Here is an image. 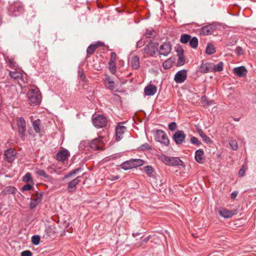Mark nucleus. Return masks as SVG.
<instances>
[{
    "instance_id": "obj_1",
    "label": "nucleus",
    "mask_w": 256,
    "mask_h": 256,
    "mask_svg": "<svg viewBox=\"0 0 256 256\" xmlns=\"http://www.w3.org/2000/svg\"><path fill=\"white\" fill-rule=\"evenodd\" d=\"M29 103L31 106L38 104L42 100L40 92L38 88L35 87L29 90L27 94Z\"/></svg>"
},
{
    "instance_id": "obj_2",
    "label": "nucleus",
    "mask_w": 256,
    "mask_h": 256,
    "mask_svg": "<svg viewBox=\"0 0 256 256\" xmlns=\"http://www.w3.org/2000/svg\"><path fill=\"white\" fill-rule=\"evenodd\" d=\"M158 159L169 166H182L183 164V162L177 157H170L161 154L158 156Z\"/></svg>"
},
{
    "instance_id": "obj_3",
    "label": "nucleus",
    "mask_w": 256,
    "mask_h": 256,
    "mask_svg": "<svg viewBox=\"0 0 256 256\" xmlns=\"http://www.w3.org/2000/svg\"><path fill=\"white\" fill-rule=\"evenodd\" d=\"M154 139L164 146H168L169 140L165 132L162 130H156L154 132Z\"/></svg>"
},
{
    "instance_id": "obj_4",
    "label": "nucleus",
    "mask_w": 256,
    "mask_h": 256,
    "mask_svg": "<svg viewBox=\"0 0 256 256\" xmlns=\"http://www.w3.org/2000/svg\"><path fill=\"white\" fill-rule=\"evenodd\" d=\"M106 118L102 115H98L92 116V124L98 128H103L107 124Z\"/></svg>"
},
{
    "instance_id": "obj_5",
    "label": "nucleus",
    "mask_w": 256,
    "mask_h": 256,
    "mask_svg": "<svg viewBox=\"0 0 256 256\" xmlns=\"http://www.w3.org/2000/svg\"><path fill=\"white\" fill-rule=\"evenodd\" d=\"M102 138V137H100L93 140L90 144V148L94 150H103L105 144Z\"/></svg>"
},
{
    "instance_id": "obj_6",
    "label": "nucleus",
    "mask_w": 256,
    "mask_h": 256,
    "mask_svg": "<svg viewBox=\"0 0 256 256\" xmlns=\"http://www.w3.org/2000/svg\"><path fill=\"white\" fill-rule=\"evenodd\" d=\"M124 122H120L116 129V139L117 141L124 138V134L126 132V128L124 126Z\"/></svg>"
},
{
    "instance_id": "obj_7",
    "label": "nucleus",
    "mask_w": 256,
    "mask_h": 256,
    "mask_svg": "<svg viewBox=\"0 0 256 256\" xmlns=\"http://www.w3.org/2000/svg\"><path fill=\"white\" fill-rule=\"evenodd\" d=\"M16 125L18 132L20 134V137L22 138L25 135L26 130V122L24 118H16Z\"/></svg>"
},
{
    "instance_id": "obj_8",
    "label": "nucleus",
    "mask_w": 256,
    "mask_h": 256,
    "mask_svg": "<svg viewBox=\"0 0 256 256\" xmlns=\"http://www.w3.org/2000/svg\"><path fill=\"white\" fill-rule=\"evenodd\" d=\"M70 154L69 152L66 150H62L58 152L56 155V160L59 162H64L67 160Z\"/></svg>"
},
{
    "instance_id": "obj_9",
    "label": "nucleus",
    "mask_w": 256,
    "mask_h": 256,
    "mask_svg": "<svg viewBox=\"0 0 256 256\" xmlns=\"http://www.w3.org/2000/svg\"><path fill=\"white\" fill-rule=\"evenodd\" d=\"M158 50V48L154 44L150 43L147 44L144 48V52L148 54L150 56H153L156 54Z\"/></svg>"
},
{
    "instance_id": "obj_10",
    "label": "nucleus",
    "mask_w": 256,
    "mask_h": 256,
    "mask_svg": "<svg viewBox=\"0 0 256 256\" xmlns=\"http://www.w3.org/2000/svg\"><path fill=\"white\" fill-rule=\"evenodd\" d=\"M187 72L186 70L178 71L174 76V80L176 83H182L186 78Z\"/></svg>"
},
{
    "instance_id": "obj_11",
    "label": "nucleus",
    "mask_w": 256,
    "mask_h": 256,
    "mask_svg": "<svg viewBox=\"0 0 256 256\" xmlns=\"http://www.w3.org/2000/svg\"><path fill=\"white\" fill-rule=\"evenodd\" d=\"M42 194H36V196H34L31 198V201L30 204V209L36 208L42 202Z\"/></svg>"
},
{
    "instance_id": "obj_12",
    "label": "nucleus",
    "mask_w": 256,
    "mask_h": 256,
    "mask_svg": "<svg viewBox=\"0 0 256 256\" xmlns=\"http://www.w3.org/2000/svg\"><path fill=\"white\" fill-rule=\"evenodd\" d=\"M186 134L182 130L176 132L174 136V140L176 144H181L185 140Z\"/></svg>"
},
{
    "instance_id": "obj_13",
    "label": "nucleus",
    "mask_w": 256,
    "mask_h": 256,
    "mask_svg": "<svg viewBox=\"0 0 256 256\" xmlns=\"http://www.w3.org/2000/svg\"><path fill=\"white\" fill-rule=\"evenodd\" d=\"M16 152L12 148L8 149L4 152V159L8 162H11L14 161L16 155Z\"/></svg>"
},
{
    "instance_id": "obj_14",
    "label": "nucleus",
    "mask_w": 256,
    "mask_h": 256,
    "mask_svg": "<svg viewBox=\"0 0 256 256\" xmlns=\"http://www.w3.org/2000/svg\"><path fill=\"white\" fill-rule=\"evenodd\" d=\"M172 50L171 45L169 42H164L160 46V54L164 56H167L169 54Z\"/></svg>"
},
{
    "instance_id": "obj_15",
    "label": "nucleus",
    "mask_w": 256,
    "mask_h": 256,
    "mask_svg": "<svg viewBox=\"0 0 256 256\" xmlns=\"http://www.w3.org/2000/svg\"><path fill=\"white\" fill-rule=\"evenodd\" d=\"M236 214V210H229L225 208H220L218 210V214L224 218H230Z\"/></svg>"
},
{
    "instance_id": "obj_16",
    "label": "nucleus",
    "mask_w": 256,
    "mask_h": 256,
    "mask_svg": "<svg viewBox=\"0 0 256 256\" xmlns=\"http://www.w3.org/2000/svg\"><path fill=\"white\" fill-rule=\"evenodd\" d=\"M22 6L20 3L18 2H16L12 4L9 8V12L10 14L12 16H16V14H15L16 12H22Z\"/></svg>"
},
{
    "instance_id": "obj_17",
    "label": "nucleus",
    "mask_w": 256,
    "mask_h": 256,
    "mask_svg": "<svg viewBox=\"0 0 256 256\" xmlns=\"http://www.w3.org/2000/svg\"><path fill=\"white\" fill-rule=\"evenodd\" d=\"M80 176H78L68 183V190L70 192H73L75 191L76 186L80 182Z\"/></svg>"
},
{
    "instance_id": "obj_18",
    "label": "nucleus",
    "mask_w": 256,
    "mask_h": 256,
    "mask_svg": "<svg viewBox=\"0 0 256 256\" xmlns=\"http://www.w3.org/2000/svg\"><path fill=\"white\" fill-rule=\"evenodd\" d=\"M157 91L156 87L154 84H149L145 87L144 90V94L148 96L154 95Z\"/></svg>"
},
{
    "instance_id": "obj_19",
    "label": "nucleus",
    "mask_w": 256,
    "mask_h": 256,
    "mask_svg": "<svg viewBox=\"0 0 256 256\" xmlns=\"http://www.w3.org/2000/svg\"><path fill=\"white\" fill-rule=\"evenodd\" d=\"M104 46V43L102 42H98L94 44H90L87 48L86 52L88 54H92L96 48Z\"/></svg>"
},
{
    "instance_id": "obj_20",
    "label": "nucleus",
    "mask_w": 256,
    "mask_h": 256,
    "mask_svg": "<svg viewBox=\"0 0 256 256\" xmlns=\"http://www.w3.org/2000/svg\"><path fill=\"white\" fill-rule=\"evenodd\" d=\"M233 72L238 77H243L246 76L247 70L244 66H240L234 68Z\"/></svg>"
},
{
    "instance_id": "obj_21",
    "label": "nucleus",
    "mask_w": 256,
    "mask_h": 256,
    "mask_svg": "<svg viewBox=\"0 0 256 256\" xmlns=\"http://www.w3.org/2000/svg\"><path fill=\"white\" fill-rule=\"evenodd\" d=\"M204 152L202 150L200 149L197 150L195 152L196 160L200 164H202L204 160Z\"/></svg>"
},
{
    "instance_id": "obj_22",
    "label": "nucleus",
    "mask_w": 256,
    "mask_h": 256,
    "mask_svg": "<svg viewBox=\"0 0 256 256\" xmlns=\"http://www.w3.org/2000/svg\"><path fill=\"white\" fill-rule=\"evenodd\" d=\"M212 63H202L200 66V71L202 73H208L212 72Z\"/></svg>"
},
{
    "instance_id": "obj_23",
    "label": "nucleus",
    "mask_w": 256,
    "mask_h": 256,
    "mask_svg": "<svg viewBox=\"0 0 256 256\" xmlns=\"http://www.w3.org/2000/svg\"><path fill=\"white\" fill-rule=\"evenodd\" d=\"M224 64L222 62H220L218 64L212 63V72H220L223 70Z\"/></svg>"
},
{
    "instance_id": "obj_24",
    "label": "nucleus",
    "mask_w": 256,
    "mask_h": 256,
    "mask_svg": "<svg viewBox=\"0 0 256 256\" xmlns=\"http://www.w3.org/2000/svg\"><path fill=\"white\" fill-rule=\"evenodd\" d=\"M130 64L134 69L137 70L140 67V59L137 56H134L130 60Z\"/></svg>"
},
{
    "instance_id": "obj_25",
    "label": "nucleus",
    "mask_w": 256,
    "mask_h": 256,
    "mask_svg": "<svg viewBox=\"0 0 256 256\" xmlns=\"http://www.w3.org/2000/svg\"><path fill=\"white\" fill-rule=\"evenodd\" d=\"M214 32V29L211 26H206L202 28L201 34L203 35L211 34Z\"/></svg>"
},
{
    "instance_id": "obj_26",
    "label": "nucleus",
    "mask_w": 256,
    "mask_h": 256,
    "mask_svg": "<svg viewBox=\"0 0 256 256\" xmlns=\"http://www.w3.org/2000/svg\"><path fill=\"white\" fill-rule=\"evenodd\" d=\"M120 166L124 170H128L134 168L132 160L123 162Z\"/></svg>"
},
{
    "instance_id": "obj_27",
    "label": "nucleus",
    "mask_w": 256,
    "mask_h": 256,
    "mask_svg": "<svg viewBox=\"0 0 256 256\" xmlns=\"http://www.w3.org/2000/svg\"><path fill=\"white\" fill-rule=\"evenodd\" d=\"M9 76L14 80L20 79L22 77V74L21 72L16 71H10Z\"/></svg>"
},
{
    "instance_id": "obj_28",
    "label": "nucleus",
    "mask_w": 256,
    "mask_h": 256,
    "mask_svg": "<svg viewBox=\"0 0 256 256\" xmlns=\"http://www.w3.org/2000/svg\"><path fill=\"white\" fill-rule=\"evenodd\" d=\"M198 133L199 135L200 136V137L202 138V140L206 143H212V140L208 136L202 132V130H198Z\"/></svg>"
},
{
    "instance_id": "obj_29",
    "label": "nucleus",
    "mask_w": 256,
    "mask_h": 256,
    "mask_svg": "<svg viewBox=\"0 0 256 256\" xmlns=\"http://www.w3.org/2000/svg\"><path fill=\"white\" fill-rule=\"evenodd\" d=\"M105 85L111 90H114L115 88L114 82L110 78H106Z\"/></svg>"
},
{
    "instance_id": "obj_30",
    "label": "nucleus",
    "mask_w": 256,
    "mask_h": 256,
    "mask_svg": "<svg viewBox=\"0 0 256 256\" xmlns=\"http://www.w3.org/2000/svg\"><path fill=\"white\" fill-rule=\"evenodd\" d=\"M216 52V49L212 44H208L206 48V52L208 54H212Z\"/></svg>"
},
{
    "instance_id": "obj_31",
    "label": "nucleus",
    "mask_w": 256,
    "mask_h": 256,
    "mask_svg": "<svg viewBox=\"0 0 256 256\" xmlns=\"http://www.w3.org/2000/svg\"><path fill=\"white\" fill-rule=\"evenodd\" d=\"M132 162L134 168L140 166L144 164V160L140 159H132Z\"/></svg>"
},
{
    "instance_id": "obj_32",
    "label": "nucleus",
    "mask_w": 256,
    "mask_h": 256,
    "mask_svg": "<svg viewBox=\"0 0 256 256\" xmlns=\"http://www.w3.org/2000/svg\"><path fill=\"white\" fill-rule=\"evenodd\" d=\"M191 36L188 34H183L181 36L180 42L182 44H186L190 40Z\"/></svg>"
},
{
    "instance_id": "obj_33",
    "label": "nucleus",
    "mask_w": 256,
    "mask_h": 256,
    "mask_svg": "<svg viewBox=\"0 0 256 256\" xmlns=\"http://www.w3.org/2000/svg\"><path fill=\"white\" fill-rule=\"evenodd\" d=\"M7 62L8 66L12 68H16L17 65L13 58H8Z\"/></svg>"
},
{
    "instance_id": "obj_34",
    "label": "nucleus",
    "mask_w": 256,
    "mask_h": 256,
    "mask_svg": "<svg viewBox=\"0 0 256 256\" xmlns=\"http://www.w3.org/2000/svg\"><path fill=\"white\" fill-rule=\"evenodd\" d=\"M144 172L149 177H151L154 172V169L152 166H147L144 168Z\"/></svg>"
},
{
    "instance_id": "obj_35",
    "label": "nucleus",
    "mask_w": 256,
    "mask_h": 256,
    "mask_svg": "<svg viewBox=\"0 0 256 256\" xmlns=\"http://www.w3.org/2000/svg\"><path fill=\"white\" fill-rule=\"evenodd\" d=\"M190 46L194 48H196L198 45V40L196 38L194 37L190 40Z\"/></svg>"
},
{
    "instance_id": "obj_36",
    "label": "nucleus",
    "mask_w": 256,
    "mask_h": 256,
    "mask_svg": "<svg viewBox=\"0 0 256 256\" xmlns=\"http://www.w3.org/2000/svg\"><path fill=\"white\" fill-rule=\"evenodd\" d=\"M32 126L36 132H40V120H34L32 123Z\"/></svg>"
},
{
    "instance_id": "obj_37",
    "label": "nucleus",
    "mask_w": 256,
    "mask_h": 256,
    "mask_svg": "<svg viewBox=\"0 0 256 256\" xmlns=\"http://www.w3.org/2000/svg\"><path fill=\"white\" fill-rule=\"evenodd\" d=\"M22 180L26 182H32L31 174L30 172H27L23 177Z\"/></svg>"
},
{
    "instance_id": "obj_38",
    "label": "nucleus",
    "mask_w": 256,
    "mask_h": 256,
    "mask_svg": "<svg viewBox=\"0 0 256 256\" xmlns=\"http://www.w3.org/2000/svg\"><path fill=\"white\" fill-rule=\"evenodd\" d=\"M80 170V168H76L75 170H74L72 171H70L68 174H66L64 176V179L67 178L73 175H74L76 174Z\"/></svg>"
},
{
    "instance_id": "obj_39",
    "label": "nucleus",
    "mask_w": 256,
    "mask_h": 256,
    "mask_svg": "<svg viewBox=\"0 0 256 256\" xmlns=\"http://www.w3.org/2000/svg\"><path fill=\"white\" fill-rule=\"evenodd\" d=\"M36 174L38 176H42L45 178H48L50 177V176L47 174L45 172L44 170H42L38 169L36 171Z\"/></svg>"
},
{
    "instance_id": "obj_40",
    "label": "nucleus",
    "mask_w": 256,
    "mask_h": 256,
    "mask_svg": "<svg viewBox=\"0 0 256 256\" xmlns=\"http://www.w3.org/2000/svg\"><path fill=\"white\" fill-rule=\"evenodd\" d=\"M108 65L110 72L114 74L116 72V63L109 62Z\"/></svg>"
},
{
    "instance_id": "obj_41",
    "label": "nucleus",
    "mask_w": 256,
    "mask_h": 256,
    "mask_svg": "<svg viewBox=\"0 0 256 256\" xmlns=\"http://www.w3.org/2000/svg\"><path fill=\"white\" fill-rule=\"evenodd\" d=\"M40 241V237L38 236H34L32 238V242L34 244L37 245Z\"/></svg>"
},
{
    "instance_id": "obj_42",
    "label": "nucleus",
    "mask_w": 256,
    "mask_h": 256,
    "mask_svg": "<svg viewBox=\"0 0 256 256\" xmlns=\"http://www.w3.org/2000/svg\"><path fill=\"white\" fill-rule=\"evenodd\" d=\"M230 145L233 150H236L238 146L235 140H230Z\"/></svg>"
},
{
    "instance_id": "obj_43",
    "label": "nucleus",
    "mask_w": 256,
    "mask_h": 256,
    "mask_svg": "<svg viewBox=\"0 0 256 256\" xmlns=\"http://www.w3.org/2000/svg\"><path fill=\"white\" fill-rule=\"evenodd\" d=\"M190 142L193 144H196L197 146H200L201 144L200 142L196 137L192 136L190 138Z\"/></svg>"
},
{
    "instance_id": "obj_44",
    "label": "nucleus",
    "mask_w": 256,
    "mask_h": 256,
    "mask_svg": "<svg viewBox=\"0 0 256 256\" xmlns=\"http://www.w3.org/2000/svg\"><path fill=\"white\" fill-rule=\"evenodd\" d=\"M116 58H117L116 54L114 52H112L111 55H110V60L109 62L116 63Z\"/></svg>"
},
{
    "instance_id": "obj_45",
    "label": "nucleus",
    "mask_w": 256,
    "mask_h": 256,
    "mask_svg": "<svg viewBox=\"0 0 256 256\" xmlns=\"http://www.w3.org/2000/svg\"><path fill=\"white\" fill-rule=\"evenodd\" d=\"M32 188V186L30 184H26L22 188V191L30 190Z\"/></svg>"
},
{
    "instance_id": "obj_46",
    "label": "nucleus",
    "mask_w": 256,
    "mask_h": 256,
    "mask_svg": "<svg viewBox=\"0 0 256 256\" xmlns=\"http://www.w3.org/2000/svg\"><path fill=\"white\" fill-rule=\"evenodd\" d=\"M235 52L236 54L238 56L242 55L244 54V50L240 46L236 48Z\"/></svg>"
},
{
    "instance_id": "obj_47",
    "label": "nucleus",
    "mask_w": 256,
    "mask_h": 256,
    "mask_svg": "<svg viewBox=\"0 0 256 256\" xmlns=\"http://www.w3.org/2000/svg\"><path fill=\"white\" fill-rule=\"evenodd\" d=\"M172 66L170 60H166L163 63V66L165 69H168Z\"/></svg>"
},
{
    "instance_id": "obj_48",
    "label": "nucleus",
    "mask_w": 256,
    "mask_h": 256,
    "mask_svg": "<svg viewBox=\"0 0 256 256\" xmlns=\"http://www.w3.org/2000/svg\"><path fill=\"white\" fill-rule=\"evenodd\" d=\"M200 102L204 106H206L207 103L208 102V100L207 97L205 96H202L201 98Z\"/></svg>"
},
{
    "instance_id": "obj_49",
    "label": "nucleus",
    "mask_w": 256,
    "mask_h": 256,
    "mask_svg": "<svg viewBox=\"0 0 256 256\" xmlns=\"http://www.w3.org/2000/svg\"><path fill=\"white\" fill-rule=\"evenodd\" d=\"M32 253L30 251L26 250L21 252V256H32Z\"/></svg>"
},
{
    "instance_id": "obj_50",
    "label": "nucleus",
    "mask_w": 256,
    "mask_h": 256,
    "mask_svg": "<svg viewBox=\"0 0 256 256\" xmlns=\"http://www.w3.org/2000/svg\"><path fill=\"white\" fill-rule=\"evenodd\" d=\"M176 128V123L174 122H172L168 124V128L170 130H174Z\"/></svg>"
},
{
    "instance_id": "obj_51",
    "label": "nucleus",
    "mask_w": 256,
    "mask_h": 256,
    "mask_svg": "<svg viewBox=\"0 0 256 256\" xmlns=\"http://www.w3.org/2000/svg\"><path fill=\"white\" fill-rule=\"evenodd\" d=\"M154 32L153 30H147L146 32V36L148 38H151L152 36H154Z\"/></svg>"
},
{
    "instance_id": "obj_52",
    "label": "nucleus",
    "mask_w": 256,
    "mask_h": 256,
    "mask_svg": "<svg viewBox=\"0 0 256 256\" xmlns=\"http://www.w3.org/2000/svg\"><path fill=\"white\" fill-rule=\"evenodd\" d=\"M185 60L184 56H180L178 58V64L180 65H183L184 64Z\"/></svg>"
},
{
    "instance_id": "obj_53",
    "label": "nucleus",
    "mask_w": 256,
    "mask_h": 256,
    "mask_svg": "<svg viewBox=\"0 0 256 256\" xmlns=\"http://www.w3.org/2000/svg\"><path fill=\"white\" fill-rule=\"evenodd\" d=\"M140 148L142 150H149L150 148V146L148 144H143L141 146Z\"/></svg>"
},
{
    "instance_id": "obj_54",
    "label": "nucleus",
    "mask_w": 256,
    "mask_h": 256,
    "mask_svg": "<svg viewBox=\"0 0 256 256\" xmlns=\"http://www.w3.org/2000/svg\"><path fill=\"white\" fill-rule=\"evenodd\" d=\"M245 171L243 169H240L238 172V175L240 176H243L244 175Z\"/></svg>"
},
{
    "instance_id": "obj_55",
    "label": "nucleus",
    "mask_w": 256,
    "mask_h": 256,
    "mask_svg": "<svg viewBox=\"0 0 256 256\" xmlns=\"http://www.w3.org/2000/svg\"><path fill=\"white\" fill-rule=\"evenodd\" d=\"M238 192L236 191L232 192L231 194V198L232 199L235 198L238 196Z\"/></svg>"
},
{
    "instance_id": "obj_56",
    "label": "nucleus",
    "mask_w": 256,
    "mask_h": 256,
    "mask_svg": "<svg viewBox=\"0 0 256 256\" xmlns=\"http://www.w3.org/2000/svg\"><path fill=\"white\" fill-rule=\"evenodd\" d=\"M80 78L82 80V81L84 80L85 76H84V74L83 73H82V74H80Z\"/></svg>"
},
{
    "instance_id": "obj_57",
    "label": "nucleus",
    "mask_w": 256,
    "mask_h": 256,
    "mask_svg": "<svg viewBox=\"0 0 256 256\" xmlns=\"http://www.w3.org/2000/svg\"><path fill=\"white\" fill-rule=\"evenodd\" d=\"M214 104H215L214 102V100H211L210 101L208 100V102L207 103L206 106H208L212 105Z\"/></svg>"
},
{
    "instance_id": "obj_58",
    "label": "nucleus",
    "mask_w": 256,
    "mask_h": 256,
    "mask_svg": "<svg viewBox=\"0 0 256 256\" xmlns=\"http://www.w3.org/2000/svg\"><path fill=\"white\" fill-rule=\"evenodd\" d=\"M119 178H120L119 176H114V178H112V180H118Z\"/></svg>"
},
{
    "instance_id": "obj_59",
    "label": "nucleus",
    "mask_w": 256,
    "mask_h": 256,
    "mask_svg": "<svg viewBox=\"0 0 256 256\" xmlns=\"http://www.w3.org/2000/svg\"><path fill=\"white\" fill-rule=\"evenodd\" d=\"M148 240H149V237H146V238H144L142 240L144 242H148Z\"/></svg>"
},
{
    "instance_id": "obj_60",
    "label": "nucleus",
    "mask_w": 256,
    "mask_h": 256,
    "mask_svg": "<svg viewBox=\"0 0 256 256\" xmlns=\"http://www.w3.org/2000/svg\"><path fill=\"white\" fill-rule=\"evenodd\" d=\"M3 206V204H0V211H1L2 208ZM2 212H0V215L2 214Z\"/></svg>"
}]
</instances>
